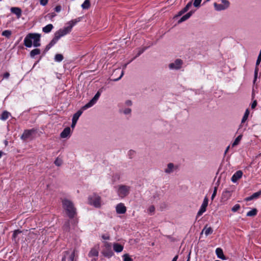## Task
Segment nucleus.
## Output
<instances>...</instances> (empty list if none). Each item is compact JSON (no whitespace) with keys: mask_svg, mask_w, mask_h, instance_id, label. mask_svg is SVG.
<instances>
[{"mask_svg":"<svg viewBox=\"0 0 261 261\" xmlns=\"http://www.w3.org/2000/svg\"><path fill=\"white\" fill-rule=\"evenodd\" d=\"M124 261H133V259L130 257L128 254H125L123 255Z\"/></svg>","mask_w":261,"mask_h":261,"instance_id":"nucleus-33","label":"nucleus"},{"mask_svg":"<svg viewBox=\"0 0 261 261\" xmlns=\"http://www.w3.org/2000/svg\"><path fill=\"white\" fill-rule=\"evenodd\" d=\"M192 1L189 2L187 5L186 6V7L187 8L188 10L190 9V8L192 6Z\"/></svg>","mask_w":261,"mask_h":261,"instance_id":"nucleus-49","label":"nucleus"},{"mask_svg":"<svg viewBox=\"0 0 261 261\" xmlns=\"http://www.w3.org/2000/svg\"><path fill=\"white\" fill-rule=\"evenodd\" d=\"M221 4H217L215 3L214 6L215 9L217 11H220L227 9L230 6V3L228 0H220Z\"/></svg>","mask_w":261,"mask_h":261,"instance_id":"nucleus-7","label":"nucleus"},{"mask_svg":"<svg viewBox=\"0 0 261 261\" xmlns=\"http://www.w3.org/2000/svg\"><path fill=\"white\" fill-rule=\"evenodd\" d=\"M21 232V231H20L19 230H15L14 232H13V238L14 239H15L17 236V235L19 233H20Z\"/></svg>","mask_w":261,"mask_h":261,"instance_id":"nucleus-39","label":"nucleus"},{"mask_svg":"<svg viewBox=\"0 0 261 261\" xmlns=\"http://www.w3.org/2000/svg\"><path fill=\"white\" fill-rule=\"evenodd\" d=\"M123 74H124V71L122 70V71H120V76L118 77H117V78L113 79V80L114 81H118L119 80H120L122 77Z\"/></svg>","mask_w":261,"mask_h":261,"instance_id":"nucleus-43","label":"nucleus"},{"mask_svg":"<svg viewBox=\"0 0 261 261\" xmlns=\"http://www.w3.org/2000/svg\"><path fill=\"white\" fill-rule=\"evenodd\" d=\"M111 244L107 242H104V249L102 251V254L105 257H111L113 255V252L111 250Z\"/></svg>","mask_w":261,"mask_h":261,"instance_id":"nucleus-8","label":"nucleus"},{"mask_svg":"<svg viewBox=\"0 0 261 261\" xmlns=\"http://www.w3.org/2000/svg\"><path fill=\"white\" fill-rule=\"evenodd\" d=\"M59 39L60 38L57 35H56V34H55L54 38L49 43L50 46L52 47L53 45H54Z\"/></svg>","mask_w":261,"mask_h":261,"instance_id":"nucleus-27","label":"nucleus"},{"mask_svg":"<svg viewBox=\"0 0 261 261\" xmlns=\"http://www.w3.org/2000/svg\"><path fill=\"white\" fill-rule=\"evenodd\" d=\"M55 60L57 62H61L63 60V56L62 54H58L56 55Z\"/></svg>","mask_w":261,"mask_h":261,"instance_id":"nucleus-30","label":"nucleus"},{"mask_svg":"<svg viewBox=\"0 0 261 261\" xmlns=\"http://www.w3.org/2000/svg\"><path fill=\"white\" fill-rule=\"evenodd\" d=\"M35 132V130L32 129H27L25 130L21 136V139L23 140H27L30 138L32 134Z\"/></svg>","mask_w":261,"mask_h":261,"instance_id":"nucleus-13","label":"nucleus"},{"mask_svg":"<svg viewBox=\"0 0 261 261\" xmlns=\"http://www.w3.org/2000/svg\"><path fill=\"white\" fill-rule=\"evenodd\" d=\"M178 169V166L172 163H168L164 169V172L168 174L173 173Z\"/></svg>","mask_w":261,"mask_h":261,"instance_id":"nucleus-11","label":"nucleus"},{"mask_svg":"<svg viewBox=\"0 0 261 261\" xmlns=\"http://www.w3.org/2000/svg\"><path fill=\"white\" fill-rule=\"evenodd\" d=\"M252 195L253 199L258 198L259 196H261V190L253 193Z\"/></svg>","mask_w":261,"mask_h":261,"instance_id":"nucleus-38","label":"nucleus"},{"mask_svg":"<svg viewBox=\"0 0 261 261\" xmlns=\"http://www.w3.org/2000/svg\"><path fill=\"white\" fill-rule=\"evenodd\" d=\"M12 34V32L10 30H5L2 32V35L7 38H9Z\"/></svg>","mask_w":261,"mask_h":261,"instance_id":"nucleus-31","label":"nucleus"},{"mask_svg":"<svg viewBox=\"0 0 261 261\" xmlns=\"http://www.w3.org/2000/svg\"><path fill=\"white\" fill-rule=\"evenodd\" d=\"M62 163V161L59 159V158H57L55 161V164L56 165H57V166H60L61 165Z\"/></svg>","mask_w":261,"mask_h":261,"instance_id":"nucleus-40","label":"nucleus"},{"mask_svg":"<svg viewBox=\"0 0 261 261\" xmlns=\"http://www.w3.org/2000/svg\"><path fill=\"white\" fill-rule=\"evenodd\" d=\"M202 0H195L193 3V5L196 8H199L200 6Z\"/></svg>","mask_w":261,"mask_h":261,"instance_id":"nucleus-35","label":"nucleus"},{"mask_svg":"<svg viewBox=\"0 0 261 261\" xmlns=\"http://www.w3.org/2000/svg\"><path fill=\"white\" fill-rule=\"evenodd\" d=\"M48 0H40V3L42 6H45L47 3Z\"/></svg>","mask_w":261,"mask_h":261,"instance_id":"nucleus-44","label":"nucleus"},{"mask_svg":"<svg viewBox=\"0 0 261 261\" xmlns=\"http://www.w3.org/2000/svg\"><path fill=\"white\" fill-rule=\"evenodd\" d=\"M213 230L211 227H207V226H205L204 228L202 229L201 235L203 234V233H204L205 235L206 236H208L209 234H211L213 233Z\"/></svg>","mask_w":261,"mask_h":261,"instance_id":"nucleus-20","label":"nucleus"},{"mask_svg":"<svg viewBox=\"0 0 261 261\" xmlns=\"http://www.w3.org/2000/svg\"><path fill=\"white\" fill-rule=\"evenodd\" d=\"M130 187L126 185H120L118 186L117 194L121 198L126 197L129 193Z\"/></svg>","mask_w":261,"mask_h":261,"instance_id":"nucleus-6","label":"nucleus"},{"mask_svg":"<svg viewBox=\"0 0 261 261\" xmlns=\"http://www.w3.org/2000/svg\"><path fill=\"white\" fill-rule=\"evenodd\" d=\"M90 6V3L89 0H85L84 3L82 5V7L84 9H87Z\"/></svg>","mask_w":261,"mask_h":261,"instance_id":"nucleus-26","label":"nucleus"},{"mask_svg":"<svg viewBox=\"0 0 261 261\" xmlns=\"http://www.w3.org/2000/svg\"><path fill=\"white\" fill-rule=\"evenodd\" d=\"M216 253L218 256V258L222 259V260H225L226 257L223 254V252L222 249L220 248H218L216 250Z\"/></svg>","mask_w":261,"mask_h":261,"instance_id":"nucleus-19","label":"nucleus"},{"mask_svg":"<svg viewBox=\"0 0 261 261\" xmlns=\"http://www.w3.org/2000/svg\"><path fill=\"white\" fill-rule=\"evenodd\" d=\"M120 72V70L119 69L116 70L114 71V72L113 73L112 75L114 76L115 74H116L117 72Z\"/></svg>","mask_w":261,"mask_h":261,"instance_id":"nucleus-57","label":"nucleus"},{"mask_svg":"<svg viewBox=\"0 0 261 261\" xmlns=\"http://www.w3.org/2000/svg\"><path fill=\"white\" fill-rule=\"evenodd\" d=\"M79 21L77 19L72 20L68 22V26L60 29L55 33L60 38L71 32L72 27Z\"/></svg>","mask_w":261,"mask_h":261,"instance_id":"nucleus-4","label":"nucleus"},{"mask_svg":"<svg viewBox=\"0 0 261 261\" xmlns=\"http://www.w3.org/2000/svg\"><path fill=\"white\" fill-rule=\"evenodd\" d=\"M181 10L182 11V13H184L188 11L187 8H186V7L184 8H183Z\"/></svg>","mask_w":261,"mask_h":261,"instance_id":"nucleus-56","label":"nucleus"},{"mask_svg":"<svg viewBox=\"0 0 261 261\" xmlns=\"http://www.w3.org/2000/svg\"><path fill=\"white\" fill-rule=\"evenodd\" d=\"M125 104L127 106H131L132 105V101L130 100H127L125 101Z\"/></svg>","mask_w":261,"mask_h":261,"instance_id":"nucleus-45","label":"nucleus"},{"mask_svg":"<svg viewBox=\"0 0 261 261\" xmlns=\"http://www.w3.org/2000/svg\"><path fill=\"white\" fill-rule=\"evenodd\" d=\"M218 185H219V184H218L217 186H215L214 187L213 193V194L212 195V197H211L212 200H213L214 199V198L215 197V196H216V195L217 194V189H218Z\"/></svg>","mask_w":261,"mask_h":261,"instance_id":"nucleus-34","label":"nucleus"},{"mask_svg":"<svg viewBox=\"0 0 261 261\" xmlns=\"http://www.w3.org/2000/svg\"><path fill=\"white\" fill-rule=\"evenodd\" d=\"M116 211L117 214H123L126 211V208L122 203L118 204L116 206Z\"/></svg>","mask_w":261,"mask_h":261,"instance_id":"nucleus-14","label":"nucleus"},{"mask_svg":"<svg viewBox=\"0 0 261 261\" xmlns=\"http://www.w3.org/2000/svg\"><path fill=\"white\" fill-rule=\"evenodd\" d=\"M194 12V11H190L189 12L187 13L186 15H184L178 21V23H180L182 22L187 20L189 19L191 16L193 14Z\"/></svg>","mask_w":261,"mask_h":261,"instance_id":"nucleus-18","label":"nucleus"},{"mask_svg":"<svg viewBox=\"0 0 261 261\" xmlns=\"http://www.w3.org/2000/svg\"><path fill=\"white\" fill-rule=\"evenodd\" d=\"M11 11L13 13L16 14L18 18H19L21 15V10L18 7L11 8Z\"/></svg>","mask_w":261,"mask_h":261,"instance_id":"nucleus-22","label":"nucleus"},{"mask_svg":"<svg viewBox=\"0 0 261 261\" xmlns=\"http://www.w3.org/2000/svg\"><path fill=\"white\" fill-rule=\"evenodd\" d=\"M184 13H182V10H180L179 12H178V15L180 16V15H181L182 14H183Z\"/></svg>","mask_w":261,"mask_h":261,"instance_id":"nucleus-60","label":"nucleus"},{"mask_svg":"<svg viewBox=\"0 0 261 261\" xmlns=\"http://www.w3.org/2000/svg\"><path fill=\"white\" fill-rule=\"evenodd\" d=\"M252 199H253V198L252 195H251V196H250V197H247V198L245 199L246 201H250V200H252Z\"/></svg>","mask_w":261,"mask_h":261,"instance_id":"nucleus-54","label":"nucleus"},{"mask_svg":"<svg viewBox=\"0 0 261 261\" xmlns=\"http://www.w3.org/2000/svg\"><path fill=\"white\" fill-rule=\"evenodd\" d=\"M74 257V253L73 252L70 255V261H73Z\"/></svg>","mask_w":261,"mask_h":261,"instance_id":"nucleus-52","label":"nucleus"},{"mask_svg":"<svg viewBox=\"0 0 261 261\" xmlns=\"http://www.w3.org/2000/svg\"><path fill=\"white\" fill-rule=\"evenodd\" d=\"M10 115V113L7 111H4L1 116V119L5 120L7 119Z\"/></svg>","mask_w":261,"mask_h":261,"instance_id":"nucleus-28","label":"nucleus"},{"mask_svg":"<svg viewBox=\"0 0 261 261\" xmlns=\"http://www.w3.org/2000/svg\"><path fill=\"white\" fill-rule=\"evenodd\" d=\"M88 203L96 208H99L101 205V199L100 196L93 193L90 195L88 198Z\"/></svg>","mask_w":261,"mask_h":261,"instance_id":"nucleus-5","label":"nucleus"},{"mask_svg":"<svg viewBox=\"0 0 261 261\" xmlns=\"http://www.w3.org/2000/svg\"><path fill=\"white\" fill-rule=\"evenodd\" d=\"M123 246L118 243L113 244V249L116 252H120L123 250Z\"/></svg>","mask_w":261,"mask_h":261,"instance_id":"nucleus-21","label":"nucleus"},{"mask_svg":"<svg viewBox=\"0 0 261 261\" xmlns=\"http://www.w3.org/2000/svg\"><path fill=\"white\" fill-rule=\"evenodd\" d=\"M243 175V172L241 170L237 171L231 177V180L233 182H236L241 178Z\"/></svg>","mask_w":261,"mask_h":261,"instance_id":"nucleus-16","label":"nucleus"},{"mask_svg":"<svg viewBox=\"0 0 261 261\" xmlns=\"http://www.w3.org/2000/svg\"><path fill=\"white\" fill-rule=\"evenodd\" d=\"M10 74L8 72H6L4 74L3 77L4 78L7 79L9 77Z\"/></svg>","mask_w":261,"mask_h":261,"instance_id":"nucleus-53","label":"nucleus"},{"mask_svg":"<svg viewBox=\"0 0 261 261\" xmlns=\"http://www.w3.org/2000/svg\"><path fill=\"white\" fill-rule=\"evenodd\" d=\"M192 1L189 2L187 5L186 6V7L187 8L188 10L190 9V8L192 6Z\"/></svg>","mask_w":261,"mask_h":261,"instance_id":"nucleus-50","label":"nucleus"},{"mask_svg":"<svg viewBox=\"0 0 261 261\" xmlns=\"http://www.w3.org/2000/svg\"><path fill=\"white\" fill-rule=\"evenodd\" d=\"M62 204L68 216L71 218H73L76 214V209L73 203L69 200L64 199L62 201Z\"/></svg>","mask_w":261,"mask_h":261,"instance_id":"nucleus-3","label":"nucleus"},{"mask_svg":"<svg viewBox=\"0 0 261 261\" xmlns=\"http://www.w3.org/2000/svg\"><path fill=\"white\" fill-rule=\"evenodd\" d=\"M257 214V210L256 208H253L252 210L249 211L247 213V216L249 217L254 216Z\"/></svg>","mask_w":261,"mask_h":261,"instance_id":"nucleus-29","label":"nucleus"},{"mask_svg":"<svg viewBox=\"0 0 261 261\" xmlns=\"http://www.w3.org/2000/svg\"><path fill=\"white\" fill-rule=\"evenodd\" d=\"M102 238L104 240H109L110 239V236L108 234H103L102 236Z\"/></svg>","mask_w":261,"mask_h":261,"instance_id":"nucleus-48","label":"nucleus"},{"mask_svg":"<svg viewBox=\"0 0 261 261\" xmlns=\"http://www.w3.org/2000/svg\"><path fill=\"white\" fill-rule=\"evenodd\" d=\"M3 154V152L2 151H0V158H1Z\"/></svg>","mask_w":261,"mask_h":261,"instance_id":"nucleus-63","label":"nucleus"},{"mask_svg":"<svg viewBox=\"0 0 261 261\" xmlns=\"http://www.w3.org/2000/svg\"><path fill=\"white\" fill-rule=\"evenodd\" d=\"M208 205V198L205 197L202 205H201L200 208L197 213V216H201L203 213L206 211V207Z\"/></svg>","mask_w":261,"mask_h":261,"instance_id":"nucleus-12","label":"nucleus"},{"mask_svg":"<svg viewBox=\"0 0 261 261\" xmlns=\"http://www.w3.org/2000/svg\"><path fill=\"white\" fill-rule=\"evenodd\" d=\"M53 28V25L51 24H49L45 27H43L42 31L45 33L50 32Z\"/></svg>","mask_w":261,"mask_h":261,"instance_id":"nucleus-23","label":"nucleus"},{"mask_svg":"<svg viewBox=\"0 0 261 261\" xmlns=\"http://www.w3.org/2000/svg\"><path fill=\"white\" fill-rule=\"evenodd\" d=\"M178 258V255H176L172 259V261H176Z\"/></svg>","mask_w":261,"mask_h":261,"instance_id":"nucleus-59","label":"nucleus"},{"mask_svg":"<svg viewBox=\"0 0 261 261\" xmlns=\"http://www.w3.org/2000/svg\"><path fill=\"white\" fill-rule=\"evenodd\" d=\"M229 148V146H228V147H227L226 149V150H225V154H226V153L227 152V151H228Z\"/></svg>","mask_w":261,"mask_h":261,"instance_id":"nucleus-61","label":"nucleus"},{"mask_svg":"<svg viewBox=\"0 0 261 261\" xmlns=\"http://www.w3.org/2000/svg\"><path fill=\"white\" fill-rule=\"evenodd\" d=\"M242 135H239L236 139L234 141V142H233V143L232 144V147H234L236 146H237V145H238L241 141V140L242 139Z\"/></svg>","mask_w":261,"mask_h":261,"instance_id":"nucleus-25","label":"nucleus"},{"mask_svg":"<svg viewBox=\"0 0 261 261\" xmlns=\"http://www.w3.org/2000/svg\"><path fill=\"white\" fill-rule=\"evenodd\" d=\"M249 114V112L248 110H246V111L244 115V116L242 119V123H244L245 122V121L247 119V118L248 117Z\"/></svg>","mask_w":261,"mask_h":261,"instance_id":"nucleus-32","label":"nucleus"},{"mask_svg":"<svg viewBox=\"0 0 261 261\" xmlns=\"http://www.w3.org/2000/svg\"><path fill=\"white\" fill-rule=\"evenodd\" d=\"M121 112L123 114H124L125 115H127V114H129L131 113L132 110L130 108H125L123 110H122Z\"/></svg>","mask_w":261,"mask_h":261,"instance_id":"nucleus-36","label":"nucleus"},{"mask_svg":"<svg viewBox=\"0 0 261 261\" xmlns=\"http://www.w3.org/2000/svg\"><path fill=\"white\" fill-rule=\"evenodd\" d=\"M144 49L140 50L139 52L138 53V54H137L136 57H138V56H140L144 51Z\"/></svg>","mask_w":261,"mask_h":261,"instance_id":"nucleus-58","label":"nucleus"},{"mask_svg":"<svg viewBox=\"0 0 261 261\" xmlns=\"http://www.w3.org/2000/svg\"><path fill=\"white\" fill-rule=\"evenodd\" d=\"M41 35L38 33H29L24 39V45L27 47L40 46Z\"/></svg>","mask_w":261,"mask_h":261,"instance_id":"nucleus-2","label":"nucleus"},{"mask_svg":"<svg viewBox=\"0 0 261 261\" xmlns=\"http://www.w3.org/2000/svg\"><path fill=\"white\" fill-rule=\"evenodd\" d=\"M183 63L182 60L177 59L173 62L170 63L168 67L171 70H179L182 67Z\"/></svg>","mask_w":261,"mask_h":261,"instance_id":"nucleus-9","label":"nucleus"},{"mask_svg":"<svg viewBox=\"0 0 261 261\" xmlns=\"http://www.w3.org/2000/svg\"><path fill=\"white\" fill-rule=\"evenodd\" d=\"M55 11L57 12H59L61 11V6H57L55 7Z\"/></svg>","mask_w":261,"mask_h":261,"instance_id":"nucleus-46","label":"nucleus"},{"mask_svg":"<svg viewBox=\"0 0 261 261\" xmlns=\"http://www.w3.org/2000/svg\"><path fill=\"white\" fill-rule=\"evenodd\" d=\"M98 248L99 247L98 246H95L94 247L92 248L88 254V256L90 258H92L91 261L96 260L99 253Z\"/></svg>","mask_w":261,"mask_h":261,"instance_id":"nucleus-10","label":"nucleus"},{"mask_svg":"<svg viewBox=\"0 0 261 261\" xmlns=\"http://www.w3.org/2000/svg\"><path fill=\"white\" fill-rule=\"evenodd\" d=\"M231 196V192L228 190H224L222 194L221 199L224 201H226L229 199Z\"/></svg>","mask_w":261,"mask_h":261,"instance_id":"nucleus-17","label":"nucleus"},{"mask_svg":"<svg viewBox=\"0 0 261 261\" xmlns=\"http://www.w3.org/2000/svg\"><path fill=\"white\" fill-rule=\"evenodd\" d=\"M148 211L151 214H153L155 211L154 206L153 205L150 206L148 208Z\"/></svg>","mask_w":261,"mask_h":261,"instance_id":"nucleus-41","label":"nucleus"},{"mask_svg":"<svg viewBox=\"0 0 261 261\" xmlns=\"http://www.w3.org/2000/svg\"><path fill=\"white\" fill-rule=\"evenodd\" d=\"M51 47V46H50L49 44H48L46 46L45 50H46V51L48 50H49Z\"/></svg>","mask_w":261,"mask_h":261,"instance_id":"nucleus-55","label":"nucleus"},{"mask_svg":"<svg viewBox=\"0 0 261 261\" xmlns=\"http://www.w3.org/2000/svg\"><path fill=\"white\" fill-rule=\"evenodd\" d=\"M258 67H255V71H254V82H255V81L256 80V78H257V74H258Z\"/></svg>","mask_w":261,"mask_h":261,"instance_id":"nucleus-42","label":"nucleus"},{"mask_svg":"<svg viewBox=\"0 0 261 261\" xmlns=\"http://www.w3.org/2000/svg\"><path fill=\"white\" fill-rule=\"evenodd\" d=\"M240 208V205L238 204H237L232 207L231 211L233 212H236L238 211Z\"/></svg>","mask_w":261,"mask_h":261,"instance_id":"nucleus-37","label":"nucleus"},{"mask_svg":"<svg viewBox=\"0 0 261 261\" xmlns=\"http://www.w3.org/2000/svg\"><path fill=\"white\" fill-rule=\"evenodd\" d=\"M71 135V129L69 127H67L60 134V137L62 138L69 137Z\"/></svg>","mask_w":261,"mask_h":261,"instance_id":"nucleus-15","label":"nucleus"},{"mask_svg":"<svg viewBox=\"0 0 261 261\" xmlns=\"http://www.w3.org/2000/svg\"><path fill=\"white\" fill-rule=\"evenodd\" d=\"M261 61V58H259V57L258 56L256 63V67H258V65L259 64Z\"/></svg>","mask_w":261,"mask_h":261,"instance_id":"nucleus-51","label":"nucleus"},{"mask_svg":"<svg viewBox=\"0 0 261 261\" xmlns=\"http://www.w3.org/2000/svg\"><path fill=\"white\" fill-rule=\"evenodd\" d=\"M100 95V93L98 91L96 93V94L95 95L94 97L86 105L84 106L82 108L81 110L78 111L76 113H75L72 117V124H71V127L72 128H74L76 123L77 121V120L79 119L80 116L82 115L83 111L86 110L88 108H89L91 107H92L95 103H96V101L98 99L99 96Z\"/></svg>","mask_w":261,"mask_h":261,"instance_id":"nucleus-1","label":"nucleus"},{"mask_svg":"<svg viewBox=\"0 0 261 261\" xmlns=\"http://www.w3.org/2000/svg\"><path fill=\"white\" fill-rule=\"evenodd\" d=\"M66 227H67V229H68V227L69 226V223H67V224H66Z\"/></svg>","mask_w":261,"mask_h":261,"instance_id":"nucleus-64","label":"nucleus"},{"mask_svg":"<svg viewBox=\"0 0 261 261\" xmlns=\"http://www.w3.org/2000/svg\"><path fill=\"white\" fill-rule=\"evenodd\" d=\"M127 65V64H125L124 65V66L123 67V70L126 68Z\"/></svg>","mask_w":261,"mask_h":261,"instance_id":"nucleus-62","label":"nucleus"},{"mask_svg":"<svg viewBox=\"0 0 261 261\" xmlns=\"http://www.w3.org/2000/svg\"><path fill=\"white\" fill-rule=\"evenodd\" d=\"M41 53L40 50L38 48H35L32 50L30 52V56L31 58H34V57L36 55L40 54Z\"/></svg>","mask_w":261,"mask_h":261,"instance_id":"nucleus-24","label":"nucleus"},{"mask_svg":"<svg viewBox=\"0 0 261 261\" xmlns=\"http://www.w3.org/2000/svg\"><path fill=\"white\" fill-rule=\"evenodd\" d=\"M256 105H257V101H256V100H254L251 104V108L254 109L255 108V107L256 106Z\"/></svg>","mask_w":261,"mask_h":261,"instance_id":"nucleus-47","label":"nucleus"}]
</instances>
